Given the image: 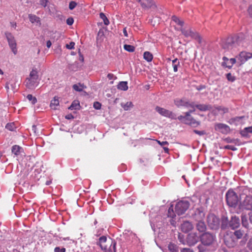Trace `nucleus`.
Here are the masks:
<instances>
[{
  "instance_id": "obj_8",
  "label": "nucleus",
  "mask_w": 252,
  "mask_h": 252,
  "mask_svg": "<svg viewBox=\"0 0 252 252\" xmlns=\"http://www.w3.org/2000/svg\"><path fill=\"white\" fill-rule=\"evenodd\" d=\"M238 240L233 236L232 232H227L223 237L224 243L227 247L230 248H234L236 245Z\"/></svg>"
},
{
  "instance_id": "obj_53",
  "label": "nucleus",
  "mask_w": 252,
  "mask_h": 252,
  "mask_svg": "<svg viewBox=\"0 0 252 252\" xmlns=\"http://www.w3.org/2000/svg\"><path fill=\"white\" fill-rule=\"evenodd\" d=\"M225 149H229L232 151H235L236 148L232 145H227L225 146Z\"/></svg>"
},
{
  "instance_id": "obj_41",
  "label": "nucleus",
  "mask_w": 252,
  "mask_h": 252,
  "mask_svg": "<svg viewBox=\"0 0 252 252\" xmlns=\"http://www.w3.org/2000/svg\"><path fill=\"white\" fill-rule=\"evenodd\" d=\"M27 99L29 100V101H31L32 104H34L37 102V99L35 97H33L32 94H28Z\"/></svg>"
},
{
  "instance_id": "obj_13",
  "label": "nucleus",
  "mask_w": 252,
  "mask_h": 252,
  "mask_svg": "<svg viewBox=\"0 0 252 252\" xmlns=\"http://www.w3.org/2000/svg\"><path fill=\"white\" fill-rule=\"evenodd\" d=\"M199 238L200 236L197 234L196 232L190 233L187 235V243L189 246H194L198 242Z\"/></svg>"
},
{
  "instance_id": "obj_45",
  "label": "nucleus",
  "mask_w": 252,
  "mask_h": 252,
  "mask_svg": "<svg viewBox=\"0 0 252 252\" xmlns=\"http://www.w3.org/2000/svg\"><path fill=\"white\" fill-rule=\"evenodd\" d=\"M73 89L74 90H75L76 92H81L83 90L82 87L80 86L77 84L73 85Z\"/></svg>"
},
{
  "instance_id": "obj_11",
  "label": "nucleus",
  "mask_w": 252,
  "mask_h": 252,
  "mask_svg": "<svg viewBox=\"0 0 252 252\" xmlns=\"http://www.w3.org/2000/svg\"><path fill=\"white\" fill-rule=\"evenodd\" d=\"M180 31L186 37H190L198 41L199 44L201 43L202 38L198 33L194 32L190 29L186 30L183 28H181Z\"/></svg>"
},
{
  "instance_id": "obj_27",
  "label": "nucleus",
  "mask_w": 252,
  "mask_h": 252,
  "mask_svg": "<svg viewBox=\"0 0 252 252\" xmlns=\"http://www.w3.org/2000/svg\"><path fill=\"white\" fill-rule=\"evenodd\" d=\"M175 104L178 107H188V102L181 99H177L174 101Z\"/></svg>"
},
{
  "instance_id": "obj_5",
  "label": "nucleus",
  "mask_w": 252,
  "mask_h": 252,
  "mask_svg": "<svg viewBox=\"0 0 252 252\" xmlns=\"http://www.w3.org/2000/svg\"><path fill=\"white\" fill-rule=\"evenodd\" d=\"M244 35L243 34H236L227 39V43L230 46H243L244 42Z\"/></svg>"
},
{
  "instance_id": "obj_29",
  "label": "nucleus",
  "mask_w": 252,
  "mask_h": 252,
  "mask_svg": "<svg viewBox=\"0 0 252 252\" xmlns=\"http://www.w3.org/2000/svg\"><path fill=\"white\" fill-rule=\"evenodd\" d=\"M121 106L125 111H128L134 106L131 101H127L126 103H122Z\"/></svg>"
},
{
  "instance_id": "obj_33",
  "label": "nucleus",
  "mask_w": 252,
  "mask_h": 252,
  "mask_svg": "<svg viewBox=\"0 0 252 252\" xmlns=\"http://www.w3.org/2000/svg\"><path fill=\"white\" fill-rule=\"evenodd\" d=\"M5 128L9 131H15L16 127L14 123H9L5 126Z\"/></svg>"
},
{
  "instance_id": "obj_17",
  "label": "nucleus",
  "mask_w": 252,
  "mask_h": 252,
  "mask_svg": "<svg viewBox=\"0 0 252 252\" xmlns=\"http://www.w3.org/2000/svg\"><path fill=\"white\" fill-rule=\"evenodd\" d=\"M193 225L189 221H184L180 226L181 230L184 233H188L192 230Z\"/></svg>"
},
{
  "instance_id": "obj_2",
  "label": "nucleus",
  "mask_w": 252,
  "mask_h": 252,
  "mask_svg": "<svg viewBox=\"0 0 252 252\" xmlns=\"http://www.w3.org/2000/svg\"><path fill=\"white\" fill-rule=\"evenodd\" d=\"M37 71L36 69H33L30 72V77L25 81V84L28 89H34L37 84Z\"/></svg>"
},
{
  "instance_id": "obj_38",
  "label": "nucleus",
  "mask_w": 252,
  "mask_h": 252,
  "mask_svg": "<svg viewBox=\"0 0 252 252\" xmlns=\"http://www.w3.org/2000/svg\"><path fill=\"white\" fill-rule=\"evenodd\" d=\"M29 18H30V21L32 23L39 22V18L34 15L30 14L29 15Z\"/></svg>"
},
{
  "instance_id": "obj_16",
  "label": "nucleus",
  "mask_w": 252,
  "mask_h": 252,
  "mask_svg": "<svg viewBox=\"0 0 252 252\" xmlns=\"http://www.w3.org/2000/svg\"><path fill=\"white\" fill-rule=\"evenodd\" d=\"M215 128L216 130H218L223 134H227L230 131V127L229 126L221 123L215 125Z\"/></svg>"
},
{
  "instance_id": "obj_23",
  "label": "nucleus",
  "mask_w": 252,
  "mask_h": 252,
  "mask_svg": "<svg viewBox=\"0 0 252 252\" xmlns=\"http://www.w3.org/2000/svg\"><path fill=\"white\" fill-rule=\"evenodd\" d=\"M22 148L18 145H15L12 147L11 151L12 153L14 154L16 156H18L21 153Z\"/></svg>"
},
{
  "instance_id": "obj_63",
  "label": "nucleus",
  "mask_w": 252,
  "mask_h": 252,
  "mask_svg": "<svg viewBox=\"0 0 252 252\" xmlns=\"http://www.w3.org/2000/svg\"><path fill=\"white\" fill-rule=\"evenodd\" d=\"M51 45H52V42L50 40H48V41L46 42L47 47H48V48H50L51 47Z\"/></svg>"
},
{
  "instance_id": "obj_1",
  "label": "nucleus",
  "mask_w": 252,
  "mask_h": 252,
  "mask_svg": "<svg viewBox=\"0 0 252 252\" xmlns=\"http://www.w3.org/2000/svg\"><path fill=\"white\" fill-rule=\"evenodd\" d=\"M97 244L99 245L104 252H116V242L109 239L107 240L106 236H102L98 239Z\"/></svg>"
},
{
  "instance_id": "obj_55",
  "label": "nucleus",
  "mask_w": 252,
  "mask_h": 252,
  "mask_svg": "<svg viewBox=\"0 0 252 252\" xmlns=\"http://www.w3.org/2000/svg\"><path fill=\"white\" fill-rule=\"evenodd\" d=\"M158 143L159 144V145H161V146H164V145H168V143L167 141H162V142H161L159 140H158Z\"/></svg>"
},
{
  "instance_id": "obj_10",
  "label": "nucleus",
  "mask_w": 252,
  "mask_h": 252,
  "mask_svg": "<svg viewBox=\"0 0 252 252\" xmlns=\"http://www.w3.org/2000/svg\"><path fill=\"white\" fill-rule=\"evenodd\" d=\"M207 222L209 227L212 229H217L220 226V219L213 214L208 215Z\"/></svg>"
},
{
  "instance_id": "obj_7",
  "label": "nucleus",
  "mask_w": 252,
  "mask_h": 252,
  "mask_svg": "<svg viewBox=\"0 0 252 252\" xmlns=\"http://www.w3.org/2000/svg\"><path fill=\"white\" fill-rule=\"evenodd\" d=\"M200 240L204 245L210 246L214 243L215 236L210 232H204L200 235Z\"/></svg>"
},
{
  "instance_id": "obj_40",
  "label": "nucleus",
  "mask_w": 252,
  "mask_h": 252,
  "mask_svg": "<svg viewBox=\"0 0 252 252\" xmlns=\"http://www.w3.org/2000/svg\"><path fill=\"white\" fill-rule=\"evenodd\" d=\"M168 217H171L172 218H174V217L175 216V213L174 212V210H173V206L171 205L170 207H169L168 210Z\"/></svg>"
},
{
  "instance_id": "obj_9",
  "label": "nucleus",
  "mask_w": 252,
  "mask_h": 252,
  "mask_svg": "<svg viewBox=\"0 0 252 252\" xmlns=\"http://www.w3.org/2000/svg\"><path fill=\"white\" fill-rule=\"evenodd\" d=\"M244 195L241 194V202H240V207L242 209L245 210H252V195H246L244 199H242Z\"/></svg>"
},
{
  "instance_id": "obj_3",
  "label": "nucleus",
  "mask_w": 252,
  "mask_h": 252,
  "mask_svg": "<svg viewBox=\"0 0 252 252\" xmlns=\"http://www.w3.org/2000/svg\"><path fill=\"white\" fill-rule=\"evenodd\" d=\"M185 116L180 115L178 117V120L187 125H190L193 127H196L200 125V122L195 120V119L189 114V113H186Z\"/></svg>"
},
{
  "instance_id": "obj_39",
  "label": "nucleus",
  "mask_w": 252,
  "mask_h": 252,
  "mask_svg": "<svg viewBox=\"0 0 252 252\" xmlns=\"http://www.w3.org/2000/svg\"><path fill=\"white\" fill-rule=\"evenodd\" d=\"M124 49L129 52H133L135 51V47L131 45H124Z\"/></svg>"
},
{
  "instance_id": "obj_36",
  "label": "nucleus",
  "mask_w": 252,
  "mask_h": 252,
  "mask_svg": "<svg viewBox=\"0 0 252 252\" xmlns=\"http://www.w3.org/2000/svg\"><path fill=\"white\" fill-rule=\"evenodd\" d=\"M168 247L169 251L171 252H178L177 246L174 244L169 243Z\"/></svg>"
},
{
  "instance_id": "obj_32",
  "label": "nucleus",
  "mask_w": 252,
  "mask_h": 252,
  "mask_svg": "<svg viewBox=\"0 0 252 252\" xmlns=\"http://www.w3.org/2000/svg\"><path fill=\"white\" fill-rule=\"evenodd\" d=\"M171 19L172 21H174V22L177 24V25H180L181 27H183L184 23L183 21L179 19V18L177 17V16L174 15L172 16V17H171Z\"/></svg>"
},
{
  "instance_id": "obj_44",
  "label": "nucleus",
  "mask_w": 252,
  "mask_h": 252,
  "mask_svg": "<svg viewBox=\"0 0 252 252\" xmlns=\"http://www.w3.org/2000/svg\"><path fill=\"white\" fill-rule=\"evenodd\" d=\"M101 106V104L98 101H95L94 103V107L95 110H100Z\"/></svg>"
},
{
  "instance_id": "obj_51",
  "label": "nucleus",
  "mask_w": 252,
  "mask_h": 252,
  "mask_svg": "<svg viewBox=\"0 0 252 252\" xmlns=\"http://www.w3.org/2000/svg\"><path fill=\"white\" fill-rule=\"evenodd\" d=\"M73 19L72 18H69L66 20V23L67 25H72L73 24Z\"/></svg>"
},
{
  "instance_id": "obj_30",
  "label": "nucleus",
  "mask_w": 252,
  "mask_h": 252,
  "mask_svg": "<svg viewBox=\"0 0 252 252\" xmlns=\"http://www.w3.org/2000/svg\"><path fill=\"white\" fill-rule=\"evenodd\" d=\"M180 65V61L176 58L172 61V66L175 72L178 71V67Z\"/></svg>"
},
{
  "instance_id": "obj_22",
  "label": "nucleus",
  "mask_w": 252,
  "mask_h": 252,
  "mask_svg": "<svg viewBox=\"0 0 252 252\" xmlns=\"http://www.w3.org/2000/svg\"><path fill=\"white\" fill-rule=\"evenodd\" d=\"M59 105V98L58 96H55L54 99L51 100V104H50V107H51V109L53 110H57Z\"/></svg>"
},
{
  "instance_id": "obj_26",
  "label": "nucleus",
  "mask_w": 252,
  "mask_h": 252,
  "mask_svg": "<svg viewBox=\"0 0 252 252\" xmlns=\"http://www.w3.org/2000/svg\"><path fill=\"white\" fill-rule=\"evenodd\" d=\"M240 133L243 137H247L249 133H252V126L245 127V128L241 130Z\"/></svg>"
},
{
  "instance_id": "obj_24",
  "label": "nucleus",
  "mask_w": 252,
  "mask_h": 252,
  "mask_svg": "<svg viewBox=\"0 0 252 252\" xmlns=\"http://www.w3.org/2000/svg\"><path fill=\"white\" fill-rule=\"evenodd\" d=\"M80 108V105L79 101L78 100H74L72 104H71L70 107L68 108V109L73 110H79Z\"/></svg>"
},
{
  "instance_id": "obj_31",
  "label": "nucleus",
  "mask_w": 252,
  "mask_h": 252,
  "mask_svg": "<svg viewBox=\"0 0 252 252\" xmlns=\"http://www.w3.org/2000/svg\"><path fill=\"white\" fill-rule=\"evenodd\" d=\"M233 237H235L237 240L242 238L243 236V232L241 230H237L232 232Z\"/></svg>"
},
{
  "instance_id": "obj_50",
  "label": "nucleus",
  "mask_w": 252,
  "mask_h": 252,
  "mask_svg": "<svg viewBox=\"0 0 252 252\" xmlns=\"http://www.w3.org/2000/svg\"><path fill=\"white\" fill-rule=\"evenodd\" d=\"M74 42H71L69 44L66 45V47L68 49H73L74 48Z\"/></svg>"
},
{
  "instance_id": "obj_15",
  "label": "nucleus",
  "mask_w": 252,
  "mask_h": 252,
  "mask_svg": "<svg viewBox=\"0 0 252 252\" xmlns=\"http://www.w3.org/2000/svg\"><path fill=\"white\" fill-rule=\"evenodd\" d=\"M236 58L241 63H245L249 60L252 58V53L242 51L239 53V55Z\"/></svg>"
},
{
  "instance_id": "obj_14",
  "label": "nucleus",
  "mask_w": 252,
  "mask_h": 252,
  "mask_svg": "<svg viewBox=\"0 0 252 252\" xmlns=\"http://www.w3.org/2000/svg\"><path fill=\"white\" fill-rule=\"evenodd\" d=\"M156 110L163 116L172 119H176V115L172 113V111H169L167 109H165L164 108L160 107L159 106H156Z\"/></svg>"
},
{
  "instance_id": "obj_28",
  "label": "nucleus",
  "mask_w": 252,
  "mask_h": 252,
  "mask_svg": "<svg viewBox=\"0 0 252 252\" xmlns=\"http://www.w3.org/2000/svg\"><path fill=\"white\" fill-rule=\"evenodd\" d=\"M143 57L145 60L148 62H150L153 60V56L152 53L146 51L144 53Z\"/></svg>"
},
{
  "instance_id": "obj_18",
  "label": "nucleus",
  "mask_w": 252,
  "mask_h": 252,
  "mask_svg": "<svg viewBox=\"0 0 252 252\" xmlns=\"http://www.w3.org/2000/svg\"><path fill=\"white\" fill-rule=\"evenodd\" d=\"M244 116L236 117L230 119L227 122L230 125L238 126L242 124V120L244 119Z\"/></svg>"
},
{
  "instance_id": "obj_64",
  "label": "nucleus",
  "mask_w": 252,
  "mask_h": 252,
  "mask_svg": "<svg viewBox=\"0 0 252 252\" xmlns=\"http://www.w3.org/2000/svg\"><path fill=\"white\" fill-rule=\"evenodd\" d=\"M249 220H250L251 222L252 223V212H251L249 214Z\"/></svg>"
},
{
  "instance_id": "obj_34",
  "label": "nucleus",
  "mask_w": 252,
  "mask_h": 252,
  "mask_svg": "<svg viewBox=\"0 0 252 252\" xmlns=\"http://www.w3.org/2000/svg\"><path fill=\"white\" fill-rule=\"evenodd\" d=\"M195 107L201 111H205L208 110L209 107L207 105L199 104L195 105Z\"/></svg>"
},
{
  "instance_id": "obj_21",
  "label": "nucleus",
  "mask_w": 252,
  "mask_h": 252,
  "mask_svg": "<svg viewBox=\"0 0 252 252\" xmlns=\"http://www.w3.org/2000/svg\"><path fill=\"white\" fill-rule=\"evenodd\" d=\"M196 229L200 233H206V226L204 221H199L196 224Z\"/></svg>"
},
{
  "instance_id": "obj_12",
  "label": "nucleus",
  "mask_w": 252,
  "mask_h": 252,
  "mask_svg": "<svg viewBox=\"0 0 252 252\" xmlns=\"http://www.w3.org/2000/svg\"><path fill=\"white\" fill-rule=\"evenodd\" d=\"M5 35L9 47L11 48L12 53L16 55L17 53V48H16V43L14 37L9 32H6Z\"/></svg>"
},
{
  "instance_id": "obj_20",
  "label": "nucleus",
  "mask_w": 252,
  "mask_h": 252,
  "mask_svg": "<svg viewBox=\"0 0 252 252\" xmlns=\"http://www.w3.org/2000/svg\"><path fill=\"white\" fill-rule=\"evenodd\" d=\"M141 6L144 9H149L155 6V4L152 0H145L141 2Z\"/></svg>"
},
{
  "instance_id": "obj_58",
  "label": "nucleus",
  "mask_w": 252,
  "mask_h": 252,
  "mask_svg": "<svg viewBox=\"0 0 252 252\" xmlns=\"http://www.w3.org/2000/svg\"><path fill=\"white\" fill-rule=\"evenodd\" d=\"M205 88H206L205 85H200V86L197 87L196 89L198 91H201L202 89H204Z\"/></svg>"
},
{
  "instance_id": "obj_42",
  "label": "nucleus",
  "mask_w": 252,
  "mask_h": 252,
  "mask_svg": "<svg viewBox=\"0 0 252 252\" xmlns=\"http://www.w3.org/2000/svg\"><path fill=\"white\" fill-rule=\"evenodd\" d=\"M217 110L223 114H225L229 112V109L223 106H218Z\"/></svg>"
},
{
  "instance_id": "obj_61",
  "label": "nucleus",
  "mask_w": 252,
  "mask_h": 252,
  "mask_svg": "<svg viewBox=\"0 0 252 252\" xmlns=\"http://www.w3.org/2000/svg\"><path fill=\"white\" fill-rule=\"evenodd\" d=\"M187 107H190L191 108V109H193L195 107V105H194L193 103H189V105H188V106H186Z\"/></svg>"
},
{
  "instance_id": "obj_59",
  "label": "nucleus",
  "mask_w": 252,
  "mask_h": 252,
  "mask_svg": "<svg viewBox=\"0 0 252 252\" xmlns=\"http://www.w3.org/2000/svg\"><path fill=\"white\" fill-rule=\"evenodd\" d=\"M107 78H108L109 80H112L114 79V76L113 73H108L107 74Z\"/></svg>"
},
{
  "instance_id": "obj_62",
  "label": "nucleus",
  "mask_w": 252,
  "mask_h": 252,
  "mask_svg": "<svg viewBox=\"0 0 252 252\" xmlns=\"http://www.w3.org/2000/svg\"><path fill=\"white\" fill-rule=\"evenodd\" d=\"M230 63H231L232 65L236 63V59L235 58H231L230 59Z\"/></svg>"
},
{
  "instance_id": "obj_49",
  "label": "nucleus",
  "mask_w": 252,
  "mask_h": 252,
  "mask_svg": "<svg viewBox=\"0 0 252 252\" xmlns=\"http://www.w3.org/2000/svg\"><path fill=\"white\" fill-rule=\"evenodd\" d=\"M55 252H65V249L64 248L56 247L54 249Z\"/></svg>"
},
{
  "instance_id": "obj_6",
  "label": "nucleus",
  "mask_w": 252,
  "mask_h": 252,
  "mask_svg": "<svg viewBox=\"0 0 252 252\" xmlns=\"http://www.w3.org/2000/svg\"><path fill=\"white\" fill-rule=\"evenodd\" d=\"M189 207V202L188 201L181 200L177 203L175 207V211L178 215H182Z\"/></svg>"
},
{
  "instance_id": "obj_25",
  "label": "nucleus",
  "mask_w": 252,
  "mask_h": 252,
  "mask_svg": "<svg viewBox=\"0 0 252 252\" xmlns=\"http://www.w3.org/2000/svg\"><path fill=\"white\" fill-rule=\"evenodd\" d=\"M128 87L127 86V82L126 81H122L119 83L117 85V89L122 91H127Z\"/></svg>"
},
{
  "instance_id": "obj_19",
  "label": "nucleus",
  "mask_w": 252,
  "mask_h": 252,
  "mask_svg": "<svg viewBox=\"0 0 252 252\" xmlns=\"http://www.w3.org/2000/svg\"><path fill=\"white\" fill-rule=\"evenodd\" d=\"M240 225V221L239 218L236 216L232 217L231 220L229 222V226L232 228V229H235L236 228H238Z\"/></svg>"
},
{
  "instance_id": "obj_37",
  "label": "nucleus",
  "mask_w": 252,
  "mask_h": 252,
  "mask_svg": "<svg viewBox=\"0 0 252 252\" xmlns=\"http://www.w3.org/2000/svg\"><path fill=\"white\" fill-rule=\"evenodd\" d=\"M242 224L243 227L246 228L248 227V220L247 217H246L245 215L242 216Z\"/></svg>"
},
{
  "instance_id": "obj_47",
  "label": "nucleus",
  "mask_w": 252,
  "mask_h": 252,
  "mask_svg": "<svg viewBox=\"0 0 252 252\" xmlns=\"http://www.w3.org/2000/svg\"><path fill=\"white\" fill-rule=\"evenodd\" d=\"M77 5V3L74 1H71L69 3V8L70 10L74 9Z\"/></svg>"
},
{
  "instance_id": "obj_35",
  "label": "nucleus",
  "mask_w": 252,
  "mask_h": 252,
  "mask_svg": "<svg viewBox=\"0 0 252 252\" xmlns=\"http://www.w3.org/2000/svg\"><path fill=\"white\" fill-rule=\"evenodd\" d=\"M100 18L101 19L103 20L104 25L108 26L109 25V20L107 19V17L103 13L101 12L100 13Z\"/></svg>"
},
{
  "instance_id": "obj_54",
  "label": "nucleus",
  "mask_w": 252,
  "mask_h": 252,
  "mask_svg": "<svg viewBox=\"0 0 252 252\" xmlns=\"http://www.w3.org/2000/svg\"><path fill=\"white\" fill-rule=\"evenodd\" d=\"M48 1L47 0H40V4L43 7H46Z\"/></svg>"
},
{
  "instance_id": "obj_56",
  "label": "nucleus",
  "mask_w": 252,
  "mask_h": 252,
  "mask_svg": "<svg viewBox=\"0 0 252 252\" xmlns=\"http://www.w3.org/2000/svg\"><path fill=\"white\" fill-rule=\"evenodd\" d=\"M248 12L249 15H250V16L252 17V5L249 6V8L248 9Z\"/></svg>"
},
{
  "instance_id": "obj_60",
  "label": "nucleus",
  "mask_w": 252,
  "mask_h": 252,
  "mask_svg": "<svg viewBox=\"0 0 252 252\" xmlns=\"http://www.w3.org/2000/svg\"><path fill=\"white\" fill-rule=\"evenodd\" d=\"M181 252H193L192 250L188 248H184L183 250L181 251Z\"/></svg>"
},
{
  "instance_id": "obj_43",
  "label": "nucleus",
  "mask_w": 252,
  "mask_h": 252,
  "mask_svg": "<svg viewBox=\"0 0 252 252\" xmlns=\"http://www.w3.org/2000/svg\"><path fill=\"white\" fill-rule=\"evenodd\" d=\"M226 78L227 80H228V81L232 82L234 81L235 80V77L232 75L230 73H227Z\"/></svg>"
},
{
  "instance_id": "obj_48",
  "label": "nucleus",
  "mask_w": 252,
  "mask_h": 252,
  "mask_svg": "<svg viewBox=\"0 0 252 252\" xmlns=\"http://www.w3.org/2000/svg\"><path fill=\"white\" fill-rule=\"evenodd\" d=\"M193 132L198 135H204L206 133L204 130L199 131L198 130H193Z\"/></svg>"
},
{
  "instance_id": "obj_4",
  "label": "nucleus",
  "mask_w": 252,
  "mask_h": 252,
  "mask_svg": "<svg viewBox=\"0 0 252 252\" xmlns=\"http://www.w3.org/2000/svg\"><path fill=\"white\" fill-rule=\"evenodd\" d=\"M227 204L231 207H235L238 202V197L235 192L229 189L226 193Z\"/></svg>"
},
{
  "instance_id": "obj_46",
  "label": "nucleus",
  "mask_w": 252,
  "mask_h": 252,
  "mask_svg": "<svg viewBox=\"0 0 252 252\" xmlns=\"http://www.w3.org/2000/svg\"><path fill=\"white\" fill-rule=\"evenodd\" d=\"M203 244H200L197 247V249L198 250L199 252H205V246Z\"/></svg>"
},
{
  "instance_id": "obj_57",
  "label": "nucleus",
  "mask_w": 252,
  "mask_h": 252,
  "mask_svg": "<svg viewBox=\"0 0 252 252\" xmlns=\"http://www.w3.org/2000/svg\"><path fill=\"white\" fill-rule=\"evenodd\" d=\"M65 118H66V119L67 120H71L73 119L74 118V117L72 114H67V115H66V116H65Z\"/></svg>"
},
{
  "instance_id": "obj_52",
  "label": "nucleus",
  "mask_w": 252,
  "mask_h": 252,
  "mask_svg": "<svg viewBox=\"0 0 252 252\" xmlns=\"http://www.w3.org/2000/svg\"><path fill=\"white\" fill-rule=\"evenodd\" d=\"M248 248L251 251H252V239H251L249 240V242L247 244Z\"/></svg>"
}]
</instances>
